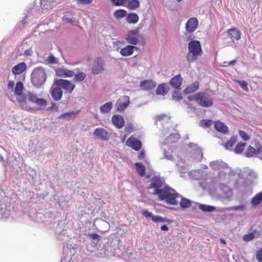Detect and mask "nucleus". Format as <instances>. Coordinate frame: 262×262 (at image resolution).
<instances>
[{"label": "nucleus", "mask_w": 262, "mask_h": 262, "mask_svg": "<svg viewBox=\"0 0 262 262\" xmlns=\"http://www.w3.org/2000/svg\"><path fill=\"white\" fill-rule=\"evenodd\" d=\"M0 196L2 198L0 200V217L9 220L11 216L7 209V204L14 203L17 200V195L11 190L5 192L3 189H0Z\"/></svg>", "instance_id": "nucleus-1"}, {"label": "nucleus", "mask_w": 262, "mask_h": 262, "mask_svg": "<svg viewBox=\"0 0 262 262\" xmlns=\"http://www.w3.org/2000/svg\"><path fill=\"white\" fill-rule=\"evenodd\" d=\"M158 195L160 201H165L168 204L176 205L178 204L176 198L179 195L173 189L169 186L164 187L163 190Z\"/></svg>", "instance_id": "nucleus-2"}, {"label": "nucleus", "mask_w": 262, "mask_h": 262, "mask_svg": "<svg viewBox=\"0 0 262 262\" xmlns=\"http://www.w3.org/2000/svg\"><path fill=\"white\" fill-rule=\"evenodd\" d=\"M188 49L186 59L190 63L194 62L198 56L202 54L201 45L198 40L190 41L188 45Z\"/></svg>", "instance_id": "nucleus-3"}, {"label": "nucleus", "mask_w": 262, "mask_h": 262, "mask_svg": "<svg viewBox=\"0 0 262 262\" xmlns=\"http://www.w3.org/2000/svg\"><path fill=\"white\" fill-rule=\"evenodd\" d=\"M24 89L23 83L21 81L17 82L14 88V94L16 96L17 101L21 108L26 111H31L32 108L29 103L26 102V93L23 92Z\"/></svg>", "instance_id": "nucleus-4"}, {"label": "nucleus", "mask_w": 262, "mask_h": 262, "mask_svg": "<svg viewBox=\"0 0 262 262\" xmlns=\"http://www.w3.org/2000/svg\"><path fill=\"white\" fill-rule=\"evenodd\" d=\"M189 101L194 100L196 102L204 107H209L213 105V99L204 92H199L193 95L188 96Z\"/></svg>", "instance_id": "nucleus-5"}, {"label": "nucleus", "mask_w": 262, "mask_h": 262, "mask_svg": "<svg viewBox=\"0 0 262 262\" xmlns=\"http://www.w3.org/2000/svg\"><path fill=\"white\" fill-rule=\"evenodd\" d=\"M46 78V72L41 67L35 69L31 74L32 83L37 88H40L45 83Z\"/></svg>", "instance_id": "nucleus-6"}, {"label": "nucleus", "mask_w": 262, "mask_h": 262, "mask_svg": "<svg viewBox=\"0 0 262 262\" xmlns=\"http://www.w3.org/2000/svg\"><path fill=\"white\" fill-rule=\"evenodd\" d=\"M166 186L163 180L160 177L155 176L151 178L148 189L151 190L150 193L158 194L163 190V188Z\"/></svg>", "instance_id": "nucleus-7"}, {"label": "nucleus", "mask_w": 262, "mask_h": 262, "mask_svg": "<svg viewBox=\"0 0 262 262\" xmlns=\"http://www.w3.org/2000/svg\"><path fill=\"white\" fill-rule=\"evenodd\" d=\"M26 102H29L35 103L39 106H46L47 105V101L43 98H38L37 95L33 92L28 91L26 94Z\"/></svg>", "instance_id": "nucleus-8"}, {"label": "nucleus", "mask_w": 262, "mask_h": 262, "mask_svg": "<svg viewBox=\"0 0 262 262\" xmlns=\"http://www.w3.org/2000/svg\"><path fill=\"white\" fill-rule=\"evenodd\" d=\"M60 0H40V7L38 9L33 8L31 11L34 13H41L44 10H47L52 8L54 3H58Z\"/></svg>", "instance_id": "nucleus-9"}, {"label": "nucleus", "mask_w": 262, "mask_h": 262, "mask_svg": "<svg viewBox=\"0 0 262 262\" xmlns=\"http://www.w3.org/2000/svg\"><path fill=\"white\" fill-rule=\"evenodd\" d=\"M104 69V62L103 59L100 57L95 58L92 67V73L94 75H97L101 74Z\"/></svg>", "instance_id": "nucleus-10"}, {"label": "nucleus", "mask_w": 262, "mask_h": 262, "mask_svg": "<svg viewBox=\"0 0 262 262\" xmlns=\"http://www.w3.org/2000/svg\"><path fill=\"white\" fill-rule=\"evenodd\" d=\"M54 84L60 86L68 93H71L75 88V85L71 82L62 79L55 80Z\"/></svg>", "instance_id": "nucleus-11"}, {"label": "nucleus", "mask_w": 262, "mask_h": 262, "mask_svg": "<svg viewBox=\"0 0 262 262\" xmlns=\"http://www.w3.org/2000/svg\"><path fill=\"white\" fill-rule=\"evenodd\" d=\"M129 98L127 96H122L117 101L116 104V110L118 112H123L129 104Z\"/></svg>", "instance_id": "nucleus-12"}, {"label": "nucleus", "mask_w": 262, "mask_h": 262, "mask_svg": "<svg viewBox=\"0 0 262 262\" xmlns=\"http://www.w3.org/2000/svg\"><path fill=\"white\" fill-rule=\"evenodd\" d=\"M188 145L192 149L191 152L193 160L196 162L201 161L203 158V152L201 148L194 143H189Z\"/></svg>", "instance_id": "nucleus-13"}, {"label": "nucleus", "mask_w": 262, "mask_h": 262, "mask_svg": "<svg viewBox=\"0 0 262 262\" xmlns=\"http://www.w3.org/2000/svg\"><path fill=\"white\" fill-rule=\"evenodd\" d=\"M138 31L130 30L127 32L125 39L126 41L131 45H137L140 44V40L138 38Z\"/></svg>", "instance_id": "nucleus-14"}, {"label": "nucleus", "mask_w": 262, "mask_h": 262, "mask_svg": "<svg viewBox=\"0 0 262 262\" xmlns=\"http://www.w3.org/2000/svg\"><path fill=\"white\" fill-rule=\"evenodd\" d=\"M93 134L96 138L103 141H108L110 138L109 133L102 127L95 129Z\"/></svg>", "instance_id": "nucleus-15"}, {"label": "nucleus", "mask_w": 262, "mask_h": 262, "mask_svg": "<svg viewBox=\"0 0 262 262\" xmlns=\"http://www.w3.org/2000/svg\"><path fill=\"white\" fill-rule=\"evenodd\" d=\"M140 212L145 217L150 219L155 223L165 222L167 221L166 218L161 216L154 215L151 212L148 211L147 210H142Z\"/></svg>", "instance_id": "nucleus-16"}, {"label": "nucleus", "mask_w": 262, "mask_h": 262, "mask_svg": "<svg viewBox=\"0 0 262 262\" xmlns=\"http://www.w3.org/2000/svg\"><path fill=\"white\" fill-rule=\"evenodd\" d=\"M126 145L134 150L138 151L141 148L142 143L141 141L138 139L130 137L127 140Z\"/></svg>", "instance_id": "nucleus-17"}, {"label": "nucleus", "mask_w": 262, "mask_h": 262, "mask_svg": "<svg viewBox=\"0 0 262 262\" xmlns=\"http://www.w3.org/2000/svg\"><path fill=\"white\" fill-rule=\"evenodd\" d=\"M50 92L52 98L56 101H59L62 96V91L60 86L54 87V84L51 88Z\"/></svg>", "instance_id": "nucleus-18"}, {"label": "nucleus", "mask_w": 262, "mask_h": 262, "mask_svg": "<svg viewBox=\"0 0 262 262\" xmlns=\"http://www.w3.org/2000/svg\"><path fill=\"white\" fill-rule=\"evenodd\" d=\"M198 26V20L195 17H191L187 21L185 28L188 32L192 33L195 31Z\"/></svg>", "instance_id": "nucleus-19"}, {"label": "nucleus", "mask_w": 262, "mask_h": 262, "mask_svg": "<svg viewBox=\"0 0 262 262\" xmlns=\"http://www.w3.org/2000/svg\"><path fill=\"white\" fill-rule=\"evenodd\" d=\"M62 19L64 21L77 25L78 24V20L75 18V13L74 11H71L66 13L63 16Z\"/></svg>", "instance_id": "nucleus-20"}, {"label": "nucleus", "mask_w": 262, "mask_h": 262, "mask_svg": "<svg viewBox=\"0 0 262 262\" xmlns=\"http://www.w3.org/2000/svg\"><path fill=\"white\" fill-rule=\"evenodd\" d=\"M210 166L214 170L228 169V166L222 160H216L210 163Z\"/></svg>", "instance_id": "nucleus-21"}, {"label": "nucleus", "mask_w": 262, "mask_h": 262, "mask_svg": "<svg viewBox=\"0 0 262 262\" xmlns=\"http://www.w3.org/2000/svg\"><path fill=\"white\" fill-rule=\"evenodd\" d=\"M113 124L117 128H122L124 125V118L119 115H114L112 118Z\"/></svg>", "instance_id": "nucleus-22"}, {"label": "nucleus", "mask_w": 262, "mask_h": 262, "mask_svg": "<svg viewBox=\"0 0 262 262\" xmlns=\"http://www.w3.org/2000/svg\"><path fill=\"white\" fill-rule=\"evenodd\" d=\"M156 86V83L151 80H145L142 81L140 83V88L146 91L153 89Z\"/></svg>", "instance_id": "nucleus-23"}, {"label": "nucleus", "mask_w": 262, "mask_h": 262, "mask_svg": "<svg viewBox=\"0 0 262 262\" xmlns=\"http://www.w3.org/2000/svg\"><path fill=\"white\" fill-rule=\"evenodd\" d=\"M56 75L61 77H72L74 75V72L67 69L59 68L56 71Z\"/></svg>", "instance_id": "nucleus-24"}, {"label": "nucleus", "mask_w": 262, "mask_h": 262, "mask_svg": "<svg viewBox=\"0 0 262 262\" xmlns=\"http://www.w3.org/2000/svg\"><path fill=\"white\" fill-rule=\"evenodd\" d=\"M135 49H138V48L132 45H127L121 49L120 53L123 56H128L133 54Z\"/></svg>", "instance_id": "nucleus-25"}, {"label": "nucleus", "mask_w": 262, "mask_h": 262, "mask_svg": "<svg viewBox=\"0 0 262 262\" xmlns=\"http://www.w3.org/2000/svg\"><path fill=\"white\" fill-rule=\"evenodd\" d=\"M26 68L25 62H20L12 68V72L14 75L20 74L26 70Z\"/></svg>", "instance_id": "nucleus-26"}, {"label": "nucleus", "mask_w": 262, "mask_h": 262, "mask_svg": "<svg viewBox=\"0 0 262 262\" xmlns=\"http://www.w3.org/2000/svg\"><path fill=\"white\" fill-rule=\"evenodd\" d=\"M169 91V86L167 84L163 83L158 85L156 90V94L158 95L165 96Z\"/></svg>", "instance_id": "nucleus-27"}, {"label": "nucleus", "mask_w": 262, "mask_h": 262, "mask_svg": "<svg viewBox=\"0 0 262 262\" xmlns=\"http://www.w3.org/2000/svg\"><path fill=\"white\" fill-rule=\"evenodd\" d=\"M155 123L157 125L158 123H160L162 125L164 126L165 124H167L170 121V117L166 115H162L157 116L155 117Z\"/></svg>", "instance_id": "nucleus-28"}, {"label": "nucleus", "mask_w": 262, "mask_h": 262, "mask_svg": "<svg viewBox=\"0 0 262 262\" xmlns=\"http://www.w3.org/2000/svg\"><path fill=\"white\" fill-rule=\"evenodd\" d=\"M214 126L215 129L220 133L226 134L228 132L227 126L220 121L214 122Z\"/></svg>", "instance_id": "nucleus-29"}, {"label": "nucleus", "mask_w": 262, "mask_h": 262, "mask_svg": "<svg viewBox=\"0 0 262 262\" xmlns=\"http://www.w3.org/2000/svg\"><path fill=\"white\" fill-rule=\"evenodd\" d=\"M182 78L180 75L173 77L170 81V84L176 89H179L182 84Z\"/></svg>", "instance_id": "nucleus-30"}, {"label": "nucleus", "mask_w": 262, "mask_h": 262, "mask_svg": "<svg viewBox=\"0 0 262 262\" xmlns=\"http://www.w3.org/2000/svg\"><path fill=\"white\" fill-rule=\"evenodd\" d=\"M140 7L139 0H127L125 3V7L131 10H135Z\"/></svg>", "instance_id": "nucleus-31"}, {"label": "nucleus", "mask_w": 262, "mask_h": 262, "mask_svg": "<svg viewBox=\"0 0 262 262\" xmlns=\"http://www.w3.org/2000/svg\"><path fill=\"white\" fill-rule=\"evenodd\" d=\"M79 111H72L68 113H66L60 115L59 117V119H64L67 120H73L76 118V115L78 114Z\"/></svg>", "instance_id": "nucleus-32"}, {"label": "nucleus", "mask_w": 262, "mask_h": 262, "mask_svg": "<svg viewBox=\"0 0 262 262\" xmlns=\"http://www.w3.org/2000/svg\"><path fill=\"white\" fill-rule=\"evenodd\" d=\"M227 33L232 39L238 40L241 37V31L236 28H231L227 30Z\"/></svg>", "instance_id": "nucleus-33"}, {"label": "nucleus", "mask_w": 262, "mask_h": 262, "mask_svg": "<svg viewBox=\"0 0 262 262\" xmlns=\"http://www.w3.org/2000/svg\"><path fill=\"white\" fill-rule=\"evenodd\" d=\"M199 88V83L198 81H195L192 84L188 85L183 91L185 94H189L193 93Z\"/></svg>", "instance_id": "nucleus-34"}, {"label": "nucleus", "mask_w": 262, "mask_h": 262, "mask_svg": "<svg viewBox=\"0 0 262 262\" xmlns=\"http://www.w3.org/2000/svg\"><path fill=\"white\" fill-rule=\"evenodd\" d=\"M220 188L224 193V198L228 200L231 197L232 194V190L227 185L221 184Z\"/></svg>", "instance_id": "nucleus-35"}, {"label": "nucleus", "mask_w": 262, "mask_h": 262, "mask_svg": "<svg viewBox=\"0 0 262 262\" xmlns=\"http://www.w3.org/2000/svg\"><path fill=\"white\" fill-rule=\"evenodd\" d=\"M195 206H198L199 208L204 211V212H210L212 211H213L215 210V207L213 206L208 205H205V204H201L199 203H194Z\"/></svg>", "instance_id": "nucleus-36"}, {"label": "nucleus", "mask_w": 262, "mask_h": 262, "mask_svg": "<svg viewBox=\"0 0 262 262\" xmlns=\"http://www.w3.org/2000/svg\"><path fill=\"white\" fill-rule=\"evenodd\" d=\"M139 16L135 13H130L127 14L126 17V21L129 24H135L139 20Z\"/></svg>", "instance_id": "nucleus-37"}, {"label": "nucleus", "mask_w": 262, "mask_h": 262, "mask_svg": "<svg viewBox=\"0 0 262 262\" xmlns=\"http://www.w3.org/2000/svg\"><path fill=\"white\" fill-rule=\"evenodd\" d=\"M113 108V103L107 102L100 107V111L102 114H106L111 112Z\"/></svg>", "instance_id": "nucleus-38"}, {"label": "nucleus", "mask_w": 262, "mask_h": 262, "mask_svg": "<svg viewBox=\"0 0 262 262\" xmlns=\"http://www.w3.org/2000/svg\"><path fill=\"white\" fill-rule=\"evenodd\" d=\"M262 202V192L258 193L251 200V203L253 206H257Z\"/></svg>", "instance_id": "nucleus-39"}, {"label": "nucleus", "mask_w": 262, "mask_h": 262, "mask_svg": "<svg viewBox=\"0 0 262 262\" xmlns=\"http://www.w3.org/2000/svg\"><path fill=\"white\" fill-rule=\"evenodd\" d=\"M203 173V171L202 170L198 169L190 171L189 175L194 180H199L202 178Z\"/></svg>", "instance_id": "nucleus-40"}, {"label": "nucleus", "mask_w": 262, "mask_h": 262, "mask_svg": "<svg viewBox=\"0 0 262 262\" xmlns=\"http://www.w3.org/2000/svg\"><path fill=\"white\" fill-rule=\"evenodd\" d=\"M180 139L178 134H171L165 139V144H170L177 142Z\"/></svg>", "instance_id": "nucleus-41"}, {"label": "nucleus", "mask_w": 262, "mask_h": 262, "mask_svg": "<svg viewBox=\"0 0 262 262\" xmlns=\"http://www.w3.org/2000/svg\"><path fill=\"white\" fill-rule=\"evenodd\" d=\"M260 234L258 232L255 231L249 234L244 235L243 239L245 242H249L254 239L255 237H258Z\"/></svg>", "instance_id": "nucleus-42"}, {"label": "nucleus", "mask_w": 262, "mask_h": 262, "mask_svg": "<svg viewBox=\"0 0 262 262\" xmlns=\"http://www.w3.org/2000/svg\"><path fill=\"white\" fill-rule=\"evenodd\" d=\"M135 167L139 174L142 177L145 174V167L142 163L137 162L135 163Z\"/></svg>", "instance_id": "nucleus-43"}, {"label": "nucleus", "mask_w": 262, "mask_h": 262, "mask_svg": "<svg viewBox=\"0 0 262 262\" xmlns=\"http://www.w3.org/2000/svg\"><path fill=\"white\" fill-rule=\"evenodd\" d=\"M258 154L259 153L256 150V149L251 146H249L245 152V156L248 158H251Z\"/></svg>", "instance_id": "nucleus-44"}, {"label": "nucleus", "mask_w": 262, "mask_h": 262, "mask_svg": "<svg viewBox=\"0 0 262 262\" xmlns=\"http://www.w3.org/2000/svg\"><path fill=\"white\" fill-rule=\"evenodd\" d=\"M237 137L233 136L230 139L227 141L224 145V147L226 149L231 150V147L234 145L235 142L237 141Z\"/></svg>", "instance_id": "nucleus-45"}, {"label": "nucleus", "mask_w": 262, "mask_h": 262, "mask_svg": "<svg viewBox=\"0 0 262 262\" xmlns=\"http://www.w3.org/2000/svg\"><path fill=\"white\" fill-rule=\"evenodd\" d=\"M74 79L76 82H80L83 81L86 77V74L83 72H79L74 74Z\"/></svg>", "instance_id": "nucleus-46"}, {"label": "nucleus", "mask_w": 262, "mask_h": 262, "mask_svg": "<svg viewBox=\"0 0 262 262\" xmlns=\"http://www.w3.org/2000/svg\"><path fill=\"white\" fill-rule=\"evenodd\" d=\"M180 205L182 208H187L191 206V201L185 198H182Z\"/></svg>", "instance_id": "nucleus-47"}, {"label": "nucleus", "mask_w": 262, "mask_h": 262, "mask_svg": "<svg viewBox=\"0 0 262 262\" xmlns=\"http://www.w3.org/2000/svg\"><path fill=\"white\" fill-rule=\"evenodd\" d=\"M114 15L117 18H122L125 16H126L127 12L123 9H119L114 12Z\"/></svg>", "instance_id": "nucleus-48"}, {"label": "nucleus", "mask_w": 262, "mask_h": 262, "mask_svg": "<svg viewBox=\"0 0 262 262\" xmlns=\"http://www.w3.org/2000/svg\"><path fill=\"white\" fill-rule=\"evenodd\" d=\"M245 145L246 143L244 142H239L237 143L234 148V152L237 154L241 153L244 150Z\"/></svg>", "instance_id": "nucleus-49"}, {"label": "nucleus", "mask_w": 262, "mask_h": 262, "mask_svg": "<svg viewBox=\"0 0 262 262\" xmlns=\"http://www.w3.org/2000/svg\"><path fill=\"white\" fill-rule=\"evenodd\" d=\"M214 123L212 120H202L201 121L200 125L203 127H209Z\"/></svg>", "instance_id": "nucleus-50"}, {"label": "nucleus", "mask_w": 262, "mask_h": 262, "mask_svg": "<svg viewBox=\"0 0 262 262\" xmlns=\"http://www.w3.org/2000/svg\"><path fill=\"white\" fill-rule=\"evenodd\" d=\"M46 61L49 64H56L58 63V59L55 57L53 55L51 54L47 59Z\"/></svg>", "instance_id": "nucleus-51"}, {"label": "nucleus", "mask_w": 262, "mask_h": 262, "mask_svg": "<svg viewBox=\"0 0 262 262\" xmlns=\"http://www.w3.org/2000/svg\"><path fill=\"white\" fill-rule=\"evenodd\" d=\"M246 207L244 204H241L238 206H231L228 208L229 210L232 211H243L245 210Z\"/></svg>", "instance_id": "nucleus-52"}, {"label": "nucleus", "mask_w": 262, "mask_h": 262, "mask_svg": "<svg viewBox=\"0 0 262 262\" xmlns=\"http://www.w3.org/2000/svg\"><path fill=\"white\" fill-rule=\"evenodd\" d=\"M235 81L239 84L243 90L245 91H248V83L246 81L237 80Z\"/></svg>", "instance_id": "nucleus-53"}, {"label": "nucleus", "mask_w": 262, "mask_h": 262, "mask_svg": "<svg viewBox=\"0 0 262 262\" xmlns=\"http://www.w3.org/2000/svg\"><path fill=\"white\" fill-rule=\"evenodd\" d=\"M127 0H111L112 4L115 6H124Z\"/></svg>", "instance_id": "nucleus-54"}, {"label": "nucleus", "mask_w": 262, "mask_h": 262, "mask_svg": "<svg viewBox=\"0 0 262 262\" xmlns=\"http://www.w3.org/2000/svg\"><path fill=\"white\" fill-rule=\"evenodd\" d=\"M172 99L176 101H180L182 99V96L179 92L174 91L172 94Z\"/></svg>", "instance_id": "nucleus-55"}, {"label": "nucleus", "mask_w": 262, "mask_h": 262, "mask_svg": "<svg viewBox=\"0 0 262 262\" xmlns=\"http://www.w3.org/2000/svg\"><path fill=\"white\" fill-rule=\"evenodd\" d=\"M239 135L244 141H248L250 139L249 136L245 132L239 130Z\"/></svg>", "instance_id": "nucleus-56"}, {"label": "nucleus", "mask_w": 262, "mask_h": 262, "mask_svg": "<svg viewBox=\"0 0 262 262\" xmlns=\"http://www.w3.org/2000/svg\"><path fill=\"white\" fill-rule=\"evenodd\" d=\"M163 150L164 158L169 160H173V157L172 155L171 154V153L169 152L168 151H167L166 148H163Z\"/></svg>", "instance_id": "nucleus-57"}, {"label": "nucleus", "mask_w": 262, "mask_h": 262, "mask_svg": "<svg viewBox=\"0 0 262 262\" xmlns=\"http://www.w3.org/2000/svg\"><path fill=\"white\" fill-rule=\"evenodd\" d=\"M256 150L259 154L262 152V145L259 141H256L254 144Z\"/></svg>", "instance_id": "nucleus-58"}, {"label": "nucleus", "mask_w": 262, "mask_h": 262, "mask_svg": "<svg viewBox=\"0 0 262 262\" xmlns=\"http://www.w3.org/2000/svg\"><path fill=\"white\" fill-rule=\"evenodd\" d=\"M256 174L254 171L250 170L249 172H248V177L249 178V179H255V178H256Z\"/></svg>", "instance_id": "nucleus-59"}, {"label": "nucleus", "mask_w": 262, "mask_h": 262, "mask_svg": "<svg viewBox=\"0 0 262 262\" xmlns=\"http://www.w3.org/2000/svg\"><path fill=\"white\" fill-rule=\"evenodd\" d=\"M256 257L259 262H262V248L257 252Z\"/></svg>", "instance_id": "nucleus-60"}, {"label": "nucleus", "mask_w": 262, "mask_h": 262, "mask_svg": "<svg viewBox=\"0 0 262 262\" xmlns=\"http://www.w3.org/2000/svg\"><path fill=\"white\" fill-rule=\"evenodd\" d=\"M58 105H57V103H56L55 102H52L51 106L49 107L48 108V110L49 111L55 110L56 111H58Z\"/></svg>", "instance_id": "nucleus-61"}, {"label": "nucleus", "mask_w": 262, "mask_h": 262, "mask_svg": "<svg viewBox=\"0 0 262 262\" xmlns=\"http://www.w3.org/2000/svg\"><path fill=\"white\" fill-rule=\"evenodd\" d=\"M93 0H77L78 3L81 5H88L92 2Z\"/></svg>", "instance_id": "nucleus-62"}, {"label": "nucleus", "mask_w": 262, "mask_h": 262, "mask_svg": "<svg viewBox=\"0 0 262 262\" xmlns=\"http://www.w3.org/2000/svg\"><path fill=\"white\" fill-rule=\"evenodd\" d=\"M89 235L90 238L93 240H98L100 237V236L96 233L90 234Z\"/></svg>", "instance_id": "nucleus-63"}, {"label": "nucleus", "mask_w": 262, "mask_h": 262, "mask_svg": "<svg viewBox=\"0 0 262 262\" xmlns=\"http://www.w3.org/2000/svg\"><path fill=\"white\" fill-rule=\"evenodd\" d=\"M145 157V151L144 150H141L138 155V159L139 160L143 159Z\"/></svg>", "instance_id": "nucleus-64"}]
</instances>
